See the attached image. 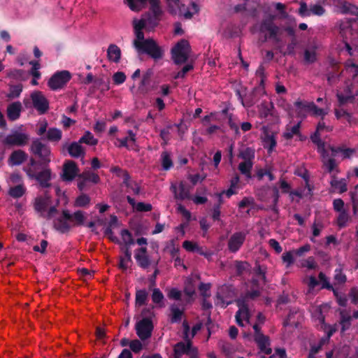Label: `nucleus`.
<instances>
[{
    "mask_svg": "<svg viewBox=\"0 0 358 358\" xmlns=\"http://www.w3.org/2000/svg\"><path fill=\"white\" fill-rule=\"evenodd\" d=\"M273 19L274 16H271L268 19L264 20L260 26V31L262 32L268 31L269 37L278 42L280 40L277 36L280 29L273 22Z\"/></svg>",
    "mask_w": 358,
    "mask_h": 358,
    "instance_id": "15",
    "label": "nucleus"
},
{
    "mask_svg": "<svg viewBox=\"0 0 358 358\" xmlns=\"http://www.w3.org/2000/svg\"><path fill=\"white\" fill-rule=\"evenodd\" d=\"M22 90V85H12L10 87L9 93L6 96L8 99H13L20 96Z\"/></svg>",
    "mask_w": 358,
    "mask_h": 358,
    "instance_id": "45",
    "label": "nucleus"
},
{
    "mask_svg": "<svg viewBox=\"0 0 358 358\" xmlns=\"http://www.w3.org/2000/svg\"><path fill=\"white\" fill-rule=\"evenodd\" d=\"M153 75L152 69H148L143 75L141 81L138 87V92L140 94L144 95L148 92V86L150 85L151 78Z\"/></svg>",
    "mask_w": 358,
    "mask_h": 358,
    "instance_id": "20",
    "label": "nucleus"
},
{
    "mask_svg": "<svg viewBox=\"0 0 358 358\" xmlns=\"http://www.w3.org/2000/svg\"><path fill=\"white\" fill-rule=\"evenodd\" d=\"M81 143L78 142H73L70 145L64 144L63 145V149H66L68 150L69 154L74 158L78 157H84L85 155V151L84 148L80 145Z\"/></svg>",
    "mask_w": 358,
    "mask_h": 358,
    "instance_id": "17",
    "label": "nucleus"
},
{
    "mask_svg": "<svg viewBox=\"0 0 358 358\" xmlns=\"http://www.w3.org/2000/svg\"><path fill=\"white\" fill-rule=\"evenodd\" d=\"M107 56L110 61L117 63L120 59L121 50L116 45L111 44L108 46Z\"/></svg>",
    "mask_w": 358,
    "mask_h": 358,
    "instance_id": "26",
    "label": "nucleus"
},
{
    "mask_svg": "<svg viewBox=\"0 0 358 358\" xmlns=\"http://www.w3.org/2000/svg\"><path fill=\"white\" fill-rule=\"evenodd\" d=\"M27 158L28 155L24 150H17L10 154L8 163L12 166H18L24 162Z\"/></svg>",
    "mask_w": 358,
    "mask_h": 358,
    "instance_id": "19",
    "label": "nucleus"
},
{
    "mask_svg": "<svg viewBox=\"0 0 358 358\" xmlns=\"http://www.w3.org/2000/svg\"><path fill=\"white\" fill-rule=\"evenodd\" d=\"M165 250H167L171 255L172 258H175L179 252L180 248L177 243V240L172 239L166 245Z\"/></svg>",
    "mask_w": 358,
    "mask_h": 358,
    "instance_id": "37",
    "label": "nucleus"
},
{
    "mask_svg": "<svg viewBox=\"0 0 358 358\" xmlns=\"http://www.w3.org/2000/svg\"><path fill=\"white\" fill-rule=\"evenodd\" d=\"M133 27L136 36L133 44L138 54H147L155 61L162 59L164 55L163 49L153 38H145L143 29H146V27L143 22H140L135 18L133 20Z\"/></svg>",
    "mask_w": 358,
    "mask_h": 358,
    "instance_id": "1",
    "label": "nucleus"
},
{
    "mask_svg": "<svg viewBox=\"0 0 358 358\" xmlns=\"http://www.w3.org/2000/svg\"><path fill=\"white\" fill-rule=\"evenodd\" d=\"M129 8L134 11H140L144 7L145 3L148 1L150 6L152 3H158L160 0H125Z\"/></svg>",
    "mask_w": 358,
    "mask_h": 358,
    "instance_id": "24",
    "label": "nucleus"
},
{
    "mask_svg": "<svg viewBox=\"0 0 358 358\" xmlns=\"http://www.w3.org/2000/svg\"><path fill=\"white\" fill-rule=\"evenodd\" d=\"M162 158L163 169L165 170L170 169L172 166L173 163L169 154L167 152H163L162 154Z\"/></svg>",
    "mask_w": 358,
    "mask_h": 358,
    "instance_id": "52",
    "label": "nucleus"
},
{
    "mask_svg": "<svg viewBox=\"0 0 358 358\" xmlns=\"http://www.w3.org/2000/svg\"><path fill=\"white\" fill-rule=\"evenodd\" d=\"M121 236L125 245H131L134 243L131 234L127 229H123L121 231Z\"/></svg>",
    "mask_w": 358,
    "mask_h": 358,
    "instance_id": "51",
    "label": "nucleus"
},
{
    "mask_svg": "<svg viewBox=\"0 0 358 358\" xmlns=\"http://www.w3.org/2000/svg\"><path fill=\"white\" fill-rule=\"evenodd\" d=\"M71 222H74L73 225H83L85 221L84 213L81 210H78L71 214Z\"/></svg>",
    "mask_w": 358,
    "mask_h": 358,
    "instance_id": "44",
    "label": "nucleus"
},
{
    "mask_svg": "<svg viewBox=\"0 0 358 358\" xmlns=\"http://www.w3.org/2000/svg\"><path fill=\"white\" fill-rule=\"evenodd\" d=\"M310 139L315 144L318 146L319 148L322 149L324 153L325 152L324 143L321 140L320 133L315 132L313 135H311Z\"/></svg>",
    "mask_w": 358,
    "mask_h": 358,
    "instance_id": "54",
    "label": "nucleus"
},
{
    "mask_svg": "<svg viewBox=\"0 0 358 358\" xmlns=\"http://www.w3.org/2000/svg\"><path fill=\"white\" fill-rule=\"evenodd\" d=\"M253 163L249 162H242L238 164V170L243 175L245 176L248 179L252 178L251 171Z\"/></svg>",
    "mask_w": 358,
    "mask_h": 358,
    "instance_id": "31",
    "label": "nucleus"
},
{
    "mask_svg": "<svg viewBox=\"0 0 358 358\" xmlns=\"http://www.w3.org/2000/svg\"><path fill=\"white\" fill-rule=\"evenodd\" d=\"M25 189L22 185H18L11 187L9 190V194L13 198H19L23 196Z\"/></svg>",
    "mask_w": 358,
    "mask_h": 358,
    "instance_id": "42",
    "label": "nucleus"
},
{
    "mask_svg": "<svg viewBox=\"0 0 358 358\" xmlns=\"http://www.w3.org/2000/svg\"><path fill=\"white\" fill-rule=\"evenodd\" d=\"M308 108H309V112H312L315 115L324 116L325 115L323 109L319 108L313 102H310Z\"/></svg>",
    "mask_w": 358,
    "mask_h": 358,
    "instance_id": "59",
    "label": "nucleus"
},
{
    "mask_svg": "<svg viewBox=\"0 0 358 358\" xmlns=\"http://www.w3.org/2000/svg\"><path fill=\"white\" fill-rule=\"evenodd\" d=\"M29 139V137L27 134L14 131L3 140V144L9 148L14 146L21 147L27 145Z\"/></svg>",
    "mask_w": 358,
    "mask_h": 358,
    "instance_id": "7",
    "label": "nucleus"
},
{
    "mask_svg": "<svg viewBox=\"0 0 358 358\" xmlns=\"http://www.w3.org/2000/svg\"><path fill=\"white\" fill-rule=\"evenodd\" d=\"M235 295L234 289L231 285H224L218 289L216 297L220 300V305L225 308L232 303V301H227V299H232Z\"/></svg>",
    "mask_w": 358,
    "mask_h": 358,
    "instance_id": "10",
    "label": "nucleus"
},
{
    "mask_svg": "<svg viewBox=\"0 0 358 358\" xmlns=\"http://www.w3.org/2000/svg\"><path fill=\"white\" fill-rule=\"evenodd\" d=\"M164 15V11L161 6V1L154 2L150 6L149 10L143 14L138 21L140 22H143V24L146 27V30L150 31L158 26L162 20Z\"/></svg>",
    "mask_w": 358,
    "mask_h": 358,
    "instance_id": "2",
    "label": "nucleus"
},
{
    "mask_svg": "<svg viewBox=\"0 0 358 358\" xmlns=\"http://www.w3.org/2000/svg\"><path fill=\"white\" fill-rule=\"evenodd\" d=\"M62 137V132L57 128H50L46 132V139L50 142L57 143Z\"/></svg>",
    "mask_w": 358,
    "mask_h": 358,
    "instance_id": "29",
    "label": "nucleus"
},
{
    "mask_svg": "<svg viewBox=\"0 0 358 358\" xmlns=\"http://www.w3.org/2000/svg\"><path fill=\"white\" fill-rule=\"evenodd\" d=\"M164 299V294L158 288L152 289V300L153 303L158 305L159 307L162 308L164 306L163 300Z\"/></svg>",
    "mask_w": 358,
    "mask_h": 358,
    "instance_id": "34",
    "label": "nucleus"
},
{
    "mask_svg": "<svg viewBox=\"0 0 358 358\" xmlns=\"http://www.w3.org/2000/svg\"><path fill=\"white\" fill-rule=\"evenodd\" d=\"M273 108V103H270L269 105L266 103H262L261 104V108H260V116L262 117H267L268 115L271 113V109Z\"/></svg>",
    "mask_w": 358,
    "mask_h": 358,
    "instance_id": "50",
    "label": "nucleus"
},
{
    "mask_svg": "<svg viewBox=\"0 0 358 358\" xmlns=\"http://www.w3.org/2000/svg\"><path fill=\"white\" fill-rule=\"evenodd\" d=\"M336 97L338 99L339 106H342L347 103H354L355 100V96L344 95L343 92H337Z\"/></svg>",
    "mask_w": 358,
    "mask_h": 358,
    "instance_id": "40",
    "label": "nucleus"
},
{
    "mask_svg": "<svg viewBox=\"0 0 358 358\" xmlns=\"http://www.w3.org/2000/svg\"><path fill=\"white\" fill-rule=\"evenodd\" d=\"M34 107L41 113H45L49 109V102L41 92L36 91L31 94Z\"/></svg>",
    "mask_w": 358,
    "mask_h": 358,
    "instance_id": "12",
    "label": "nucleus"
},
{
    "mask_svg": "<svg viewBox=\"0 0 358 358\" xmlns=\"http://www.w3.org/2000/svg\"><path fill=\"white\" fill-rule=\"evenodd\" d=\"M8 76L15 79H24V71L21 69H14L10 71Z\"/></svg>",
    "mask_w": 358,
    "mask_h": 358,
    "instance_id": "62",
    "label": "nucleus"
},
{
    "mask_svg": "<svg viewBox=\"0 0 358 358\" xmlns=\"http://www.w3.org/2000/svg\"><path fill=\"white\" fill-rule=\"evenodd\" d=\"M135 258L139 266L143 268H147L150 264V261L147 255V248L145 247L141 248L136 250Z\"/></svg>",
    "mask_w": 358,
    "mask_h": 358,
    "instance_id": "23",
    "label": "nucleus"
},
{
    "mask_svg": "<svg viewBox=\"0 0 358 358\" xmlns=\"http://www.w3.org/2000/svg\"><path fill=\"white\" fill-rule=\"evenodd\" d=\"M301 122H298L296 125L289 128L288 127L286 128L285 132L283 133L282 136L287 139L289 140L293 138L294 135L299 136L300 137V140L303 141V138L301 137L300 133V127H301Z\"/></svg>",
    "mask_w": 358,
    "mask_h": 358,
    "instance_id": "27",
    "label": "nucleus"
},
{
    "mask_svg": "<svg viewBox=\"0 0 358 358\" xmlns=\"http://www.w3.org/2000/svg\"><path fill=\"white\" fill-rule=\"evenodd\" d=\"M211 285L210 283L206 284L203 282H201L199 287V289L200 290L201 295L203 298L210 297V294L208 293V291L210 289Z\"/></svg>",
    "mask_w": 358,
    "mask_h": 358,
    "instance_id": "57",
    "label": "nucleus"
},
{
    "mask_svg": "<svg viewBox=\"0 0 358 358\" xmlns=\"http://www.w3.org/2000/svg\"><path fill=\"white\" fill-rule=\"evenodd\" d=\"M78 178L85 179L87 181H92L94 184H97L100 181L99 176L96 173H92L90 171H83L82 173L78 175Z\"/></svg>",
    "mask_w": 358,
    "mask_h": 358,
    "instance_id": "35",
    "label": "nucleus"
},
{
    "mask_svg": "<svg viewBox=\"0 0 358 358\" xmlns=\"http://www.w3.org/2000/svg\"><path fill=\"white\" fill-rule=\"evenodd\" d=\"M255 272L261 277L263 284L265 285L266 282V270L262 268V266L257 264L255 268Z\"/></svg>",
    "mask_w": 358,
    "mask_h": 358,
    "instance_id": "61",
    "label": "nucleus"
},
{
    "mask_svg": "<svg viewBox=\"0 0 358 358\" xmlns=\"http://www.w3.org/2000/svg\"><path fill=\"white\" fill-rule=\"evenodd\" d=\"M50 203V197L46 192L45 197L38 196L35 199L34 207L35 210L40 213L41 216H44V213Z\"/></svg>",
    "mask_w": 358,
    "mask_h": 358,
    "instance_id": "18",
    "label": "nucleus"
},
{
    "mask_svg": "<svg viewBox=\"0 0 358 358\" xmlns=\"http://www.w3.org/2000/svg\"><path fill=\"white\" fill-rule=\"evenodd\" d=\"M236 272L237 275H241L250 268V264L246 262H236Z\"/></svg>",
    "mask_w": 358,
    "mask_h": 358,
    "instance_id": "47",
    "label": "nucleus"
},
{
    "mask_svg": "<svg viewBox=\"0 0 358 358\" xmlns=\"http://www.w3.org/2000/svg\"><path fill=\"white\" fill-rule=\"evenodd\" d=\"M79 169L76 163L72 160L65 162L63 165L62 178L64 181H72L78 176Z\"/></svg>",
    "mask_w": 358,
    "mask_h": 358,
    "instance_id": "13",
    "label": "nucleus"
},
{
    "mask_svg": "<svg viewBox=\"0 0 358 358\" xmlns=\"http://www.w3.org/2000/svg\"><path fill=\"white\" fill-rule=\"evenodd\" d=\"M323 164L329 173H331L334 170H336V172H338V169H337V164L334 158L331 157L327 160H324L323 161Z\"/></svg>",
    "mask_w": 358,
    "mask_h": 358,
    "instance_id": "48",
    "label": "nucleus"
},
{
    "mask_svg": "<svg viewBox=\"0 0 358 358\" xmlns=\"http://www.w3.org/2000/svg\"><path fill=\"white\" fill-rule=\"evenodd\" d=\"M71 217V214L69 210H64L62 216L54 221L55 229L61 233L68 232L72 227V225L70 224Z\"/></svg>",
    "mask_w": 358,
    "mask_h": 358,
    "instance_id": "11",
    "label": "nucleus"
},
{
    "mask_svg": "<svg viewBox=\"0 0 358 358\" xmlns=\"http://www.w3.org/2000/svg\"><path fill=\"white\" fill-rule=\"evenodd\" d=\"M79 143H86L90 145H95L98 143V140L94 138L90 131H86L85 135L80 138Z\"/></svg>",
    "mask_w": 358,
    "mask_h": 358,
    "instance_id": "43",
    "label": "nucleus"
},
{
    "mask_svg": "<svg viewBox=\"0 0 358 358\" xmlns=\"http://www.w3.org/2000/svg\"><path fill=\"white\" fill-rule=\"evenodd\" d=\"M153 328L150 318H143L136 324V334L143 341L151 337Z\"/></svg>",
    "mask_w": 358,
    "mask_h": 358,
    "instance_id": "9",
    "label": "nucleus"
},
{
    "mask_svg": "<svg viewBox=\"0 0 358 358\" xmlns=\"http://www.w3.org/2000/svg\"><path fill=\"white\" fill-rule=\"evenodd\" d=\"M184 292L189 297H192L195 294L194 286L191 280H189L185 282Z\"/></svg>",
    "mask_w": 358,
    "mask_h": 358,
    "instance_id": "56",
    "label": "nucleus"
},
{
    "mask_svg": "<svg viewBox=\"0 0 358 358\" xmlns=\"http://www.w3.org/2000/svg\"><path fill=\"white\" fill-rule=\"evenodd\" d=\"M254 340L257 344L261 352H264L266 355H270L272 352V350L270 348V339L268 336L264 334L260 335L254 338Z\"/></svg>",
    "mask_w": 358,
    "mask_h": 358,
    "instance_id": "21",
    "label": "nucleus"
},
{
    "mask_svg": "<svg viewBox=\"0 0 358 358\" xmlns=\"http://www.w3.org/2000/svg\"><path fill=\"white\" fill-rule=\"evenodd\" d=\"M335 115L337 117V119H340L341 117H345L348 122L350 121L351 115L348 113L344 109H338L335 108L334 110Z\"/></svg>",
    "mask_w": 358,
    "mask_h": 358,
    "instance_id": "60",
    "label": "nucleus"
},
{
    "mask_svg": "<svg viewBox=\"0 0 358 358\" xmlns=\"http://www.w3.org/2000/svg\"><path fill=\"white\" fill-rule=\"evenodd\" d=\"M148 298V292L145 289H138L136 292V306H142L146 304Z\"/></svg>",
    "mask_w": 358,
    "mask_h": 358,
    "instance_id": "30",
    "label": "nucleus"
},
{
    "mask_svg": "<svg viewBox=\"0 0 358 358\" xmlns=\"http://www.w3.org/2000/svg\"><path fill=\"white\" fill-rule=\"evenodd\" d=\"M22 108V106L20 101H15L9 104L7 107L8 118L11 121L18 119L20 116Z\"/></svg>",
    "mask_w": 358,
    "mask_h": 358,
    "instance_id": "22",
    "label": "nucleus"
},
{
    "mask_svg": "<svg viewBox=\"0 0 358 358\" xmlns=\"http://www.w3.org/2000/svg\"><path fill=\"white\" fill-rule=\"evenodd\" d=\"M331 186L336 189L339 190V193H343L347 191V184L345 179L341 180H336L335 176H332V179L330 182Z\"/></svg>",
    "mask_w": 358,
    "mask_h": 358,
    "instance_id": "32",
    "label": "nucleus"
},
{
    "mask_svg": "<svg viewBox=\"0 0 358 358\" xmlns=\"http://www.w3.org/2000/svg\"><path fill=\"white\" fill-rule=\"evenodd\" d=\"M294 105L297 108V114L299 116H306V113L309 112V108H308V106L310 105V103L296 101L294 103Z\"/></svg>",
    "mask_w": 358,
    "mask_h": 358,
    "instance_id": "41",
    "label": "nucleus"
},
{
    "mask_svg": "<svg viewBox=\"0 0 358 358\" xmlns=\"http://www.w3.org/2000/svg\"><path fill=\"white\" fill-rule=\"evenodd\" d=\"M349 220V215L348 213L343 210V211L340 212V214L337 219L338 225L340 227H343L346 225V223L348 222Z\"/></svg>",
    "mask_w": 358,
    "mask_h": 358,
    "instance_id": "53",
    "label": "nucleus"
},
{
    "mask_svg": "<svg viewBox=\"0 0 358 358\" xmlns=\"http://www.w3.org/2000/svg\"><path fill=\"white\" fill-rule=\"evenodd\" d=\"M31 153L38 159L40 166L47 167L51 162L50 147L41 141V139H34L30 145Z\"/></svg>",
    "mask_w": 358,
    "mask_h": 358,
    "instance_id": "3",
    "label": "nucleus"
},
{
    "mask_svg": "<svg viewBox=\"0 0 358 358\" xmlns=\"http://www.w3.org/2000/svg\"><path fill=\"white\" fill-rule=\"evenodd\" d=\"M352 317L344 311L341 312V331L344 332L347 329H348L351 325Z\"/></svg>",
    "mask_w": 358,
    "mask_h": 358,
    "instance_id": "38",
    "label": "nucleus"
},
{
    "mask_svg": "<svg viewBox=\"0 0 358 358\" xmlns=\"http://www.w3.org/2000/svg\"><path fill=\"white\" fill-rule=\"evenodd\" d=\"M37 173V171H32L30 169L27 171V174L30 178L36 179L43 187H49L51 184L50 180L51 178V170L47 167Z\"/></svg>",
    "mask_w": 358,
    "mask_h": 358,
    "instance_id": "8",
    "label": "nucleus"
},
{
    "mask_svg": "<svg viewBox=\"0 0 358 358\" xmlns=\"http://www.w3.org/2000/svg\"><path fill=\"white\" fill-rule=\"evenodd\" d=\"M171 189L175 194L176 199L184 200L189 197V189L186 187L183 182H180L179 185V193H177V189L176 185H172Z\"/></svg>",
    "mask_w": 358,
    "mask_h": 358,
    "instance_id": "28",
    "label": "nucleus"
},
{
    "mask_svg": "<svg viewBox=\"0 0 358 358\" xmlns=\"http://www.w3.org/2000/svg\"><path fill=\"white\" fill-rule=\"evenodd\" d=\"M246 234L244 232H236L228 241V249L231 252H236L239 250L245 240Z\"/></svg>",
    "mask_w": 358,
    "mask_h": 358,
    "instance_id": "16",
    "label": "nucleus"
},
{
    "mask_svg": "<svg viewBox=\"0 0 358 358\" xmlns=\"http://www.w3.org/2000/svg\"><path fill=\"white\" fill-rule=\"evenodd\" d=\"M264 147L268 148V152H272L273 148L276 145V141L275 136L273 134H266L264 138Z\"/></svg>",
    "mask_w": 358,
    "mask_h": 358,
    "instance_id": "46",
    "label": "nucleus"
},
{
    "mask_svg": "<svg viewBox=\"0 0 358 358\" xmlns=\"http://www.w3.org/2000/svg\"><path fill=\"white\" fill-rule=\"evenodd\" d=\"M169 12L171 14H176V10L180 8V0H167Z\"/></svg>",
    "mask_w": 358,
    "mask_h": 358,
    "instance_id": "58",
    "label": "nucleus"
},
{
    "mask_svg": "<svg viewBox=\"0 0 358 358\" xmlns=\"http://www.w3.org/2000/svg\"><path fill=\"white\" fill-rule=\"evenodd\" d=\"M258 196L259 199L271 203V210L276 214H278L277 203L279 199V191L276 187H265L258 190Z\"/></svg>",
    "mask_w": 358,
    "mask_h": 358,
    "instance_id": "5",
    "label": "nucleus"
},
{
    "mask_svg": "<svg viewBox=\"0 0 358 358\" xmlns=\"http://www.w3.org/2000/svg\"><path fill=\"white\" fill-rule=\"evenodd\" d=\"M29 64L32 65V68L30 72L31 74L34 78H39L41 76V73L38 71V69L41 67L39 62L38 61H31Z\"/></svg>",
    "mask_w": 358,
    "mask_h": 358,
    "instance_id": "55",
    "label": "nucleus"
},
{
    "mask_svg": "<svg viewBox=\"0 0 358 358\" xmlns=\"http://www.w3.org/2000/svg\"><path fill=\"white\" fill-rule=\"evenodd\" d=\"M187 342V344H185L182 342L178 343L174 346V354L178 355H189L190 353L191 350L194 348L192 347V342L190 339H185Z\"/></svg>",
    "mask_w": 358,
    "mask_h": 358,
    "instance_id": "25",
    "label": "nucleus"
},
{
    "mask_svg": "<svg viewBox=\"0 0 358 358\" xmlns=\"http://www.w3.org/2000/svg\"><path fill=\"white\" fill-rule=\"evenodd\" d=\"M238 157L243 159V162H252L255 158V150L251 148H246L240 151Z\"/></svg>",
    "mask_w": 358,
    "mask_h": 358,
    "instance_id": "33",
    "label": "nucleus"
},
{
    "mask_svg": "<svg viewBox=\"0 0 358 358\" xmlns=\"http://www.w3.org/2000/svg\"><path fill=\"white\" fill-rule=\"evenodd\" d=\"M190 52L189 43L185 39H181L171 50L172 59L176 64L185 63L189 57Z\"/></svg>",
    "mask_w": 358,
    "mask_h": 358,
    "instance_id": "4",
    "label": "nucleus"
},
{
    "mask_svg": "<svg viewBox=\"0 0 358 358\" xmlns=\"http://www.w3.org/2000/svg\"><path fill=\"white\" fill-rule=\"evenodd\" d=\"M90 202V198L85 194L80 195L75 201V206L84 207L87 206Z\"/></svg>",
    "mask_w": 358,
    "mask_h": 358,
    "instance_id": "49",
    "label": "nucleus"
},
{
    "mask_svg": "<svg viewBox=\"0 0 358 358\" xmlns=\"http://www.w3.org/2000/svg\"><path fill=\"white\" fill-rule=\"evenodd\" d=\"M129 347L134 352L138 353L142 350V343L137 339L133 340L129 343Z\"/></svg>",
    "mask_w": 358,
    "mask_h": 358,
    "instance_id": "63",
    "label": "nucleus"
},
{
    "mask_svg": "<svg viewBox=\"0 0 358 358\" xmlns=\"http://www.w3.org/2000/svg\"><path fill=\"white\" fill-rule=\"evenodd\" d=\"M171 322L172 323L178 322L181 320L183 315V310H180L176 305L171 306Z\"/></svg>",
    "mask_w": 358,
    "mask_h": 358,
    "instance_id": "36",
    "label": "nucleus"
},
{
    "mask_svg": "<svg viewBox=\"0 0 358 358\" xmlns=\"http://www.w3.org/2000/svg\"><path fill=\"white\" fill-rule=\"evenodd\" d=\"M236 303L239 310L236 314V320L239 326L243 327L244 324L241 317H243L248 323L250 322V314L249 312L248 305L245 303V300L243 299H238L236 301Z\"/></svg>",
    "mask_w": 358,
    "mask_h": 358,
    "instance_id": "14",
    "label": "nucleus"
},
{
    "mask_svg": "<svg viewBox=\"0 0 358 358\" xmlns=\"http://www.w3.org/2000/svg\"><path fill=\"white\" fill-rule=\"evenodd\" d=\"M152 205L150 203H145L143 202H139L136 206V209L139 212H148L152 210Z\"/></svg>",
    "mask_w": 358,
    "mask_h": 358,
    "instance_id": "64",
    "label": "nucleus"
},
{
    "mask_svg": "<svg viewBox=\"0 0 358 358\" xmlns=\"http://www.w3.org/2000/svg\"><path fill=\"white\" fill-rule=\"evenodd\" d=\"M71 75L68 71H62L55 73L48 82V85L52 90L63 88L71 80Z\"/></svg>",
    "mask_w": 358,
    "mask_h": 358,
    "instance_id": "6",
    "label": "nucleus"
},
{
    "mask_svg": "<svg viewBox=\"0 0 358 358\" xmlns=\"http://www.w3.org/2000/svg\"><path fill=\"white\" fill-rule=\"evenodd\" d=\"M341 11L344 14L350 13L358 16V7L350 3L345 1L341 6Z\"/></svg>",
    "mask_w": 358,
    "mask_h": 358,
    "instance_id": "39",
    "label": "nucleus"
}]
</instances>
